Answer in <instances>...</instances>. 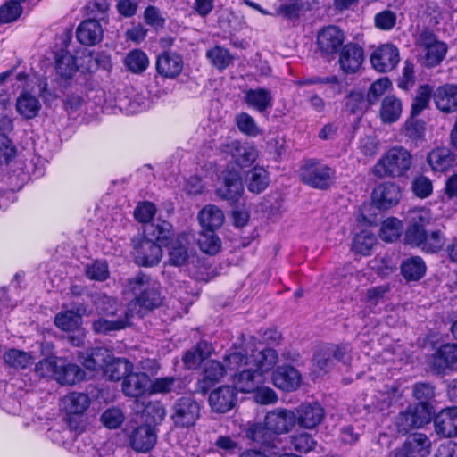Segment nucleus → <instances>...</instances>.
I'll return each mask as SVG.
<instances>
[{
  "instance_id": "nucleus-1",
  "label": "nucleus",
  "mask_w": 457,
  "mask_h": 457,
  "mask_svg": "<svg viewBox=\"0 0 457 457\" xmlns=\"http://www.w3.org/2000/svg\"><path fill=\"white\" fill-rule=\"evenodd\" d=\"M124 293L134 296L125 308L131 320L136 316L142 317L145 312L159 307L162 302L159 283L144 273L128 278Z\"/></svg>"
},
{
  "instance_id": "nucleus-2",
  "label": "nucleus",
  "mask_w": 457,
  "mask_h": 457,
  "mask_svg": "<svg viewBox=\"0 0 457 457\" xmlns=\"http://www.w3.org/2000/svg\"><path fill=\"white\" fill-rule=\"evenodd\" d=\"M296 424L294 411L277 409L265 416L264 424H251L245 431L248 439L263 445H271V433L279 435L288 432Z\"/></svg>"
},
{
  "instance_id": "nucleus-3",
  "label": "nucleus",
  "mask_w": 457,
  "mask_h": 457,
  "mask_svg": "<svg viewBox=\"0 0 457 457\" xmlns=\"http://www.w3.org/2000/svg\"><path fill=\"white\" fill-rule=\"evenodd\" d=\"M412 164V156L403 146L387 150L372 168V173L378 179L400 178L404 176Z\"/></svg>"
},
{
  "instance_id": "nucleus-4",
  "label": "nucleus",
  "mask_w": 457,
  "mask_h": 457,
  "mask_svg": "<svg viewBox=\"0 0 457 457\" xmlns=\"http://www.w3.org/2000/svg\"><path fill=\"white\" fill-rule=\"evenodd\" d=\"M301 180L312 188L328 190L336 182L337 175L334 168L318 161L308 159L300 168Z\"/></svg>"
},
{
  "instance_id": "nucleus-5",
  "label": "nucleus",
  "mask_w": 457,
  "mask_h": 457,
  "mask_svg": "<svg viewBox=\"0 0 457 457\" xmlns=\"http://www.w3.org/2000/svg\"><path fill=\"white\" fill-rule=\"evenodd\" d=\"M216 195L230 205L239 202L244 194L242 178L237 170H226L221 177L220 182L215 190Z\"/></svg>"
},
{
  "instance_id": "nucleus-6",
  "label": "nucleus",
  "mask_w": 457,
  "mask_h": 457,
  "mask_svg": "<svg viewBox=\"0 0 457 457\" xmlns=\"http://www.w3.org/2000/svg\"><path fill=\"white\" fill-rule=\"evenodd\" d=\"M170 418L176 427L189 428L195 424L200 417V405L191 396H182L173 404Z\"/></svg>"
},
{
  "instance_id": "nucleus-7",
  "label": "nucleus",
  "mask_w": 457,
  "mask_h": 457,
  "mask_svg": "<svg viewBox=\"0 0 457 457\" xmlns=\"http://www.w3.org/2000/svg\"><path fill=\"white\" fill-rule=\"evenodd\" d=\"M430 221L431 217L428 211L425 209L412 211L404 232V244L420 247L423 239L426 238V228L430 224Z\"/></svg>"
},
{
  "instance_id": "nucleus-8",
  "label": "nucleus",
  "mask_w": 457,
  "mask_h": 457,
  "mask_svg": "<svg viewBox=\"0 0 457 457\" xmlns=\"http://www.w3.org/2000/svg\"><path fill=\"white\" fill-rule=\"evenodd\" d=\"M429 420L430 411L428 406L414 405L399 413L395 420V426L399 433L405 435L412 428L423 427Z\"/></svg>"
},
{
  "instance_id": "nucleus-9",
  "label": "nucleus",
  "mask_w": 457,
  "mask_h": 457,
  "mask_svg": "<svg viewBox=\"0 0 457 457\" xmlns=\"http://www.w3.org/2000/svg\"><path fill=\"white\" fill-rule=\"evenodd\" d=\"M345 40V32L335 25L324 27L317 35L318 47L326 55L337 54L344 46Z\"/></svg>"
},
{
  "instance_id": "nucleus-10",
  "label": "nucleus",
  "mask_w": 457,
  "mask_h": 457,
  "mask_svg": "<svg viewBox=\"0 0 457 457\" xmlns=\"http://www.w3.org/2000/svg\"><path fill=\"white\" fill-rule=\"evenodd\" d=\"M400 61L398 48L390 43L381 45L370 55V63L378 72L393 71Z\"/></svg>"
},
{
  "instance_id": "nucleus-11",
  "label": "nucleus",
  "mask_w": 457,
  "mask_h": 457,
  "mask_svg": "<svg viewBox=\"0 0 457 457\" xmlns=\"http://www.w3.org/2000/svg\"><path fill=\"white\" fill-rule=\"evenodd\" d=\"M296 423L305 429L316 428L325 418V410L318 402L303 403L295 412Z\"/></svg>"
},
{
  "instance_id": "nucleus-12",
  "label": "nucleus",
  "mask_w": 457,
  "mask_h": 457,
  "mask_svg": "<svg viewBox=\"0 0 457 457\" xmlns=\"http://www.w3.org/2000/svg\"><path fill=\"white\" fill-rule=\"evenodd\" d=\"M430 446L431 441L425 434L416 433L395 450V457H426L430 453Z\"/></svg>"
},
{
  "instance_id": "nucleus-13",
  "label": "nucleus",
  "mask_w": 457,
  "mask_h": 457,
  "mask_svg": "<svg viewBox=\"0 0 457 457\" xmlns=\"http://www.w3.org/2000/svg\"><path fill=\"white\" fill-rule=\"evenodd\" d=\"M427 162L434 172L445 173L457 165V154L447 146L435 147L428 154Z\"/></svg>"
},
{
  "instance_id": "nucleus-14",
  "label": "nucleus",
  "mask_w": 457,
  "mask_h": 457,
  "mask_svg": "<svg viewBox=\"0 0 457 457\" xmlns=\"http://www.w3.org/2000/svg\"><path fill=\"white\" fill-rule=\"evenodd\" d=\"M223 151L231 155L233 161L241 168L250 167L258 157V150L250 144H241L232 140L223 145Z\"/></svg>"
},
{
  "instance_id": "nucleus-15",
  "label": "nucleus",
  "mask_w": 457,
  "mask_h": 457,
  "mask_svg": "<svg viewBox=\"0 0 457 457\" xmlns=\"http://www.w3.org/2000/svg\"><path fill=\"white\" fill-rule=\"evenodd\" d=\"M134 257L136 263L139 266L153 267L161 262L162 250L158 244L141 239L135 245Z\"/></svg>"
},
{
  "instance_id": "nucleus-16",
  "label": "nucleus",
  "mask_w": 457,
  "mask_h": 457,
  "mask_svg": "<svg viewBox=\"0 0 457 457\" xmlns=\"http://www.w3.org/2000/svg\"><path fill=\"white\" fill-rule=\"evenodd\" d=\"M363 60L362 47L355 43H348L341 48L338 63L345 73L353 74L359 71Z\"/></svg>"
},
{
  "instance_id": "nucleus-17",
  "label": "nucleus",
  "mask_w": 457,
  "mask_h": 457,
  "mask_svg": "<svg viewBox=\"0 0 457 457\" xmlns=\"http://www.w3.org/2000/svg\"><path fill=\"white\" fill-rule=\"evenodd\" d=\"M237 391L234 386H221L211 392L209 404L218 413H226L234 408L237 403Z\"/></svg>"
},
{
  "instance_id": "nucleus-18",
  "label": "nucleus",
  "mask_w": 457,
  "mask_h": 457,
  "mask_svg": "<svg viewBox=\"0 0 457 457\" xmlns=\"http://www.w3.org/2000/svg\"><path fill=\"white\" fill-rule=\"evenodd\" d=\"M233 382L236 391L252 393L264 383V375L252 365L236 373L233 377Z\"/></svg>"
},
{
  "instance_id": "nucleus-19",
  "label": "nucleus",
  "mask_w": 457,
  "mask_h": 457,
  "mask_svg": "<svg viewBox=\"0 0 457 457\" xmlns=\"http://www.w3.org/2000/svg\"><path fill=\"white\" fill-rule=\"evenodd\" d=\"M436 107L444 113L457 112V85L446 83L432 91Z\"/></svg>"
},
{
  "instance_id": "nucleus-20",
  "label": "nucleus",
  "mask_w": 457,
  "mask_h": 457,
  "mask_svg": "<svg viewBox=\"0 0 457 457\" xmlns=\"http://www.w3.org/2000/svg\"><path fill=\"white\" fill-rule=\"evenodd\" d=\"M435 432L445 438L457 436V407L441 410L434 418Z\"/></svg>"
},
{
  "instance_id": "nucleus-21",
  "label": "nucleus",
  "mask_w": 457,
  "mask_h": 457,
  "mask_svg": "<svg viewBox=\"0 0 457 457\" xmlns=\"http://www.w3.org/2000/svg\"><path fill=\"white\" fill-rule=\"evenodd\" d=\"M150 390V377L145 372H132L124 378L121 391L132 398H139Z\"/></svg>"
},
{
  "instance_id": "nucleus-22",
  "label": "nucleus",
  "mask_w": 457,
  "mask_h": 457,
  "mask_svg": "<svg viewBox=\"0 0 457 457\" xmlns=\"http://www.w3.org/2000/svg\"><path fill=\"white\" fill-rule=\"evenodd\" d=\"M157 433L154 427L144 424L135 428L129 435L131 447L137 452L146 453L156 444Z\"/></svg>"
},
{
  "instance_id": "nucleus-23",
  "label": "nucleus",
  "mask_w": 457,
  "mask_h": 457,
  "mask_svg": "<svg viewBox=\"0 0 457 457\" xmlns=\"http://www.w3.org/2000/svg\"><path fill=\"white\" fill-rule=\"evenodd\" d=\"M400 195V188L395 183L386 182L374 188L372 201L377 208L386 210L398 203Z\"/></svg>"
},
{
  "instance_id": "nucleus-24",
  "label": "nucleus",
  "mask_w": 457,
  "mask_h": 457,
  "mask_svg": "<svg viewBox=\"0 0 457 457\" xmlns=\"http://www.w3.org/2000/svg\"><path fill=\"white\" fill-rule=\"evenodd\" d=\"M182 69V57L174 52L165 51L157 57V72L164 78H176L181 73Z\"/></svg>"
},
{
  "instance_id": "nucleus-25",
  "label": "nucleus",
  "mask_w": 457,
  "mask_h": 457,
  "mask_svg": "<svg viewBox=\"0 0 457 457\" xmlns=\"http://www.w3.org/2000/svg\"><path fill=\"white\" fill-rule=\"evenodd\" d=\"M272 380L275 386L284 391H295L301 385V374L291 366H281L274 370Z\"/></svg>"
},
{
  "instance_id": "nucleus-26",
  "label": "nucleus",
  "mask_w": 457,
  "mask_h": 457,
  "mask_svg": "<svg viewBox=\"0 0 457 457\" xmlns=\"http://www.w3.org/2000/svg\"><path fill=\"white\" fill-rule=\"evenodd\" d=\"M457 361V345H443L433 355L431 370L438 375L445 373V370L450 368Z\"/></svg>"
},
{
  "instance_id": "nucleus-27",
  "label": "nucleus",
  "mask_w": 457,
  "mask_h": 457,
  "mask_svg": "<svg viewBox=\"0 0 457 457\" xmlns=\"http://www.w3.org/2000/svg\"><path fill=\"white\" fill-rule=\"evenodd\" d=\"M245 103L260 113H264L273 105L271 91L265 87L250 88L245 93Z\"/></svg>"
},
{
  "instance_id": "nucleus-28",
  "label": "nucleus",
  "mask_w": 457,
  "mask_h": 457,
  "mask_svg": "<svg viewBox=\"0 0 457 457\" xmlns=\"http://www.w3.org/2000/svg\"><path fill=\"white\" fill-rule=\"evenodd\" d=\"M171 235V225L165 220H157L145 224L142 239L151 240L162 247L170 244Z\"/></svg>"
},
{
  "instance_id": "nucleus-29",
  "label": "nucleus",
  "mask_w": 457,
  "mask_h": 457,
  "mask_svg": "<svg viewBox=\"0 0 457 457\" xmlns=\"http://www.w3.org/2000/svg\"><path fill=\"white\" fill-rule=\"evenodd\" d=\"M77 38L85 46H94L101 41L103 29L98 21L88 19L82 21L77 29Z\"/></svg>"
},
{
  "instance_id": "nucleus-30",
  "label": "nucleus",
  "mask_w": 457,
  "mask_h": 457,
  "mask_svg": "<svg viewBox=\"0 0 457 457\" xmlns=\"http://www.w3.org/2000/svg\"><path fill=\"white\" fill-rule=\"evenodd\" d=\"M133 364L125 358H115L110 352L108 361H105L103 371L110 380L124 379L132 371Z\"/></svg>"
},
{
  "instance_id": "nucleus-31",
  "label": "nucleus",
  "mask_w": 457,
  "mask_h": 457,
  "mask_svg": "<svg viewBox=\"0 0 457 457\" xmlns=\"http://www.w3.org/2000/svg\"><path fill=\"white\" fill-rule=\"evenodd\" d=\"M212 351V344L201 340L184 353L182 357L183 363L187 369H195L211 355Z\"/></svg>"
},
{
  "instance_id": "nucleus-32",
  "label": "nucleus",
  "mask_w": 457,
  "mask_h": 457,
  "mask_svg": "<svg viewBox=\"0 0 457 457\" xmlns=\"http://www.w3.org/2000/svg\"><path fill=\"white\" fill-rule=\"evenodd\" d=\"M226 369L221 362L214 360L206 361L203 366V378L199 381V389L206 392L225 375Z\"/></svg>"
},
{
  "instance_id": "nucleus-33",
  "label": "nucleus",
  "mask_w": 457,
  "mask_h": 457,
  "mask_svg": "<svg viewBox=\"0 0 457 457\" xmlns=\"http://www.w3.org/2000/svg\"><path fill=\"white\" fill-rule=\"evenodd\" d=\"M90 399L87 394L72 392L65 395L61 401V409L67 415L79 416L88 408Z\"/></svg>"
},
{
  "instance_id": "nucleus-34",
  "label": "nucleus",
  "mask_w": 457,
  "mask_h": 457,
  "mask_svg": "<svg viewBox=\"0 0 457 457\" xmlns=\"http://www.w3.org/2000/svg\"><path fill=\"white\" fill-rule=\"evenodd\" d=\"M85 377L84 370L77 364L58 361L55 380L61 385H74Z\"/></svg>"
},
{
  "instance_id": "nucleus-35",
  "label": "nucleus",
  "mask_w": 457,
  "mask_h": 457,
  "mask_svg": "<svg viewBox=\"0 0 457 457\" xmlns=\"http://www.w3.org/2000/svg\"><path fill=\"white\" fill-rule=\"evenodd\" d=\"M186 381L181 378L163 377L150 380L151 394L181 393L186 388Z\"/></svg>"
},
{
  "instance_id": "nucleus-36",
  "label": "nucleus",
  "mask_w": 457,
  "mask_h": 457,
  "mask_svg": "<svg viewBox=\"0 0 457 457\" xmlns=\"http://www.w3.org/2000/svg\"><path fill=\"white\" fill-rule=\"evenodd\" d=\"M55 71L61 79H71L78 71L76 58L67 50L61 49L55 54Z\"/></svg>"
},
{
  "instance_id": "nucleus-37",
  "label": "nucleus",
  "mask_w": 457,
  "mask_h": 457,
  "mask_svg": "<svg viewBox=\"0 0 457 457\" xmlns=\"http://www.w3.org/2000/svg\"><path fill=\"white\" fill-rule=\"evenodd\" d=\"M189 240L187 234H179L177 238L170 242L169 250V262L173 266L184 265L188 259Z\"/></svg>"
},
{
  "instance_id": "nucleus-38",
  "label": "nucleus",
  "mask_w": 457,
  "mask_h": 457,
  "mask_svg": "<svg viewBox=\"0 0 457 457\" xmlns=\"http://www.w3.org/2000/svg\"><path fill=\"white\" fill-rule=\"evenodd\" d=\"M281 2L277 13L292 20L299 18L301 11L310 10L319 0H279Z\"/></svg>"
},
{
  "instance_id": "nucleus-39",
  "label": "nucleus",
  "mask_w": 457,
  "mask_h": 457,
  "mask_svg": "<svg viewBox=\"0 0 457 457\" xmlns=\"http://www.w3.org/2000/svg\"><path fill=\"white\" fill-rule=\"evenodd\" d=\"M198 220L204 229L215 230L223 224L224 214L216 205L208 204L199 212Z\"/></svg>"
},
{
  "instance_id": "nucleus-40",
  "label": "nucleus",
  "mask_w": 457,
  "mask_h": 457,
  "mask_svg": "<svg viewBox=\"0 0 457 457\" xmlns=\"http://www.w3.org/2000/svg\"><path fill=\"white\" fill-rule=\"evenodd\" d=\"M427 266L420 256H411L403 261L401 273L408 281H418L426 274Z\"/></svg>"
},
{
  "instance_id": "nucleus-41",
  "label": "nucleus",
  "mask_w": 457,
  "mask_h": 457,
  "mask_svg": "<svg viewBox=\"0 0 457 457\" xmlns=\"http://www.w3.org/2000/svg\"><path fill=\"white\" fill-rule=\"evenodd\" d=\"M402 101L395 96H386L381 103L380 118L384 123L397 121L402 114Z\"/></svg>"
},
{
  "instance_id": "nucleus-42",
  "label": "nucleus",
  "mask_w": 457,
  "mask_h": 457,
  "mask_svg": "<svg viewBox=\"0 0 457 457\" xmlns=\"http://www.w3.org/2000/svg\"><path fill=\"white\" fill-rule=\"evenodd\" d=\"M131 318L127 315L125 309H121L118 319L106 320L100 318L94 321L93 328L96 333L106 334L110 331L125 328L131 324Z\"/></svg>"
},
{
  "instance_id": "nucleus-43",
  "label": "nucleus",
  "mask_w": 457,
  "mask_h": 457,
  "mask_svg": "<svg viewBox=\"0 0 457 457\" xmlns=\"http://www.w3.org/2000/svg\"><path fill=\"white\" fill-rule=\"evenodd\" d=\"M245 182L250 192L260 194L269 186V173L262 167L255 166L247 172Z\"/></svg>"
},
{
  "instance_id": "nucleus-44",
  "label": "nucleus",
  "mask_w": 457,
  "mask_h": 457,
  "mask_svg": "<svg viewBox=\"0 0 457 457\" xmlns=\"http://www.w3.org/2000/svg\"><path fill=\"white\" fill-rule=\"evenodd\" d=\"M41 109L38 98L28 92L20 95L16 101V110L25 119L29 120L37 116Z\"/></svg>"
},
{
  "instance_id": "nucleus-45",
  "label": "nucleus",
  "mask_w": 457,
  "mask_h": 457,
  "mask_svg": "<svg viewBox=\"0 0 457 457\" xmlns=\"http://www.w3.org/2000/svg\"><path fill=\"white\" fill-rule=\"evenodd\" d=\"M110 351L104 347H97L79 355V361L83 366L90 370H103L104 363L108 361Z\"/></svg>"
},
{
  "instance_id": "nucleus-46",
  "label": "nucleus",
  "mask_w": 457,
  "mask_h": 457,
  "mask_svg": "<svg viewBox=\"0 0 457 457\" xmlns=\"http://www.w3.org/2000/svg\"><path fill=\"white\" fill-rule=\"evenodd\" d=\"M431 98L432 87L428 85L420 86L417 90L416 96L412 99L410 117L418 118L422 112L429 107Z\"/></svg>"
},
{
  "instance_id": "nucleus-47",
  "label": "nucleus",
  "mask_w": 457,
  "mask_h": 457,
  "mask_svg": "<svg viewBox=\"0 0 457 457\" xmlns=\"http://www.w3.org/2000/svg\"><path fill=\"white\" fill-rule=\"evenodd\" d=\"M278 359L277 352L272 348H265L252 355L253 366L264 372L271 370Z\"/></svg>"
},
{
  "instance_id": "nucleus-48",
  "label": "nucleus",
  "mask_w": 457,
  "mask_h": 457,
  "mask_svg": "<svg viewBox=\"0 0 457 457\" xmlns=\"http://www.w3.org/2000/svg\"><path fill=\"white\" fill-rule=\"evenodd\" d=\"M3 359L8 367L15 370H22L31 364L32 357L29 353L11 348L4 353Z\"/></svg>"
},
{
  "instance_id": "nucleus-49",
  "label": "nucleus",
  "mask_w": 457,
  "mask_h": 457,
  "mask_svg": "<svg viewBox=\"0 0 457 457\" xmlns=\"http://www.w3.org/2000/svg\"><path fill=\"white\" fill-rule=\"evenodd\" d=\"M206 57L219 71H223L228 67L234 59L229 51L220 46H215L209 49L206 52Z\"/></svg>"
},
{
  "instance_id": "nucleus-50",
  "label": "nucleus",
  "mask_w": 457,
  "mask_h": 457,
  "mask_svg": "<svg viewBox=\"0 0 457 457\" xmlns=\"http://www.w3.org/2000/svg\"><path fill=\"white\" fill-rule=\"evenodd\" d=\"M124 63L129 71L133 73L139 74L147 69L149 60L145 52L139 49H135L127 54Z\"/></svg>"
},
{
  "instance_id": "nucleus-51",
  "label": "nucleus",
  "mask_w": 457,
  "mask_h": 457,
  "mask_svg": "<svg viewBox=\"0 0 457 457\" xmlns=\"http://www.w3.org/2000/svg\"><path fill=\"white\" fill-rule=\"evenodd\" d=\"M403 224L400 220L395 217L387 218L382 222L379 237L387 243L397 240L402 233Z\"/></svg>"
},
{
  "instance_id": "nucleus-52",
  "label": "nucleus",
  "mask_w": 457,
  "mask_h": 457,
  "mask_svg": "<svg viewBox=\"0 0 457 457\" xmlns=\"http://www.w3.org/2000/svg\"><path fill=\"white\" fill-rule=\"evenodd\" d=\"M227 367L231 370H242L253 365L252 356L249 357L244 349L236 350L224 357Z\"/></svg>"
},
{
  "instance_id": "nucleus-53",
  "label": "nucleus",
  "mask_w": 457,
  "mask_h": 457,
  "mask_svg": "<svg viewBox=\"0 0 457 457\" xmlns=\"http://www.w3.org/2000/svg\"><path fill=\"white\" fill-rule=\"evenodd\" d=\"M82 322L81 316L73 311H65L55 316V325L64 331H74Z\"/></svg>"
},
{
  "instance_id": "nucleus-54",
  "label": "nucleus",
  "mask_w": 457,
  "mask_h": 457,
  "mask_svg": "<svg viewBox=\"0 0 457 457\" xmlns=\"http://www.w3.org/2000/svg\"><path fill=\"white\" fill-rule=\"evenodd\" d=\"M198 245L202 252L213 255L220 251V240L214 230L204 229L199 236Z\"/></svg>"
},
{
  "instance_id": "nucleus-55",
  "label": "nucleus",
  "mask_w": 457,
  "mask_h": 457,
  "mask_svg": "<svg viewBox=\"0 0 457 457\" xmlns=\"http://www.w3.org/2000/svg\"><path fill=\"white\" fill-rule=\"evenodd\" d=\"M420 248L427 253H437L445 245V237L441 229L426 231Z\"/></svg>"
},
{
  "instance_id": "nucleus-56",
  "label": "nucleus",
  "mask_w": 457,
  "mask_h": 457,
  "mask_svg": "<svg viewBox=\"0 0 457 457\" xmlns=\"http://www.w3.org/2000/svg\"><path fill=\"white\" fill-rule=\"evenodd\" d=\"M448 51V46L446 43L440 41L436 45L425 49V62L428 67H436L439 65Z\"/></svg>"
},
{
  "instance_id": "nucleus-57",
  "label": "nucleus",
  "mask_w": 457,
  "mask_h": 457,
  "mask_svg": "<svg viewBox=\"0 0 457 457\" xmlns=\"http://www.w3.org/2000/svg\"><path fill=\"white\" fill-rule=\"evenodd\" d=\"M370 106L368 99L361 91H351L345 96V107L351 113H358Z\"/></svg>"
},
{
  "instance_id": "nucleus-58",
  "label": "nucleus",
  "mask_w": 457,
  "mask_h": 457,
  "mask_svg": "<svg viewBox=\"0 0 457 457\" xmlns=\"http://www.w3.org/2000/svg\"><path fill=\"white\" fill-rule=\"evenodd\" d=\"M376 242L377 238L374 234L369 231H361L353 239V249L362 255H369Z\"/></svg>"
},
{
  "instance_id": "nucleus-59",
  "label": "nucleus",
  "mask_w": 457,
  "mask_h": 457,
  "mask_svg": "<svg viewBox=\"0 0 457 457\" xmlns=\"http://www.w3.org/2000/svg\"><path fill=\"white\" fill-rule=\"evenodd\" d=\"M425 130V122L418 118L409 116V118L404 122L403 133L405 137L412 141H418L423 138Z\"/></svg>"
},
{
  "instance_id": "nucleus-60",
  "label": "nucleus",
  "mask_w": 457,
  "mask_h": 457,
  "mask_svg": "<svg viewBox=\"0 0 457 457\" xmlns=\"http://www.w3.org/2000/svg\"><path fill=\"white\" fill-rule=\"evenodd\" d=\"M236 123L240 132L249 137H257L261 134L254 119L247 112H241L236 117Z\"/></svg>"
},
{
  "instance_id": "nucleus-61",
  "label": "nucleus",
  "mask_w": 457,
  "mask_h": 457,
  "mask_svg": "<svg viewBox=\"0 0 457 457\" xmlns=\"http://www.w3.org/2000/svg\"><path fill=\"white\" fill-rule=\"evenodd\" d=\"M413 396L419 401L416 405L428 406V403L435 397V386L428 382H419L413 386Z\"/></svg>"
},
{
  "instance_id": "nucleus-62",
  "label": "nucleus",
  "mask_w": 457,
  "mask_h": 457,
  "mask_svg": "<svg viewBox=\"0 0 457 457\" xmlns=\"http://www.w3.org/2000/svg\"><path fill=\"white\" fill-rule=\"evenodd\" d=\"M391 86L392 83L387 78H382L373 82L366 95L370 104H375Z\"/></svg>"
},
{
  "instance_id": "nucleus-63",
  "label": "nucleus",
  "mask_w": 457,
  "mask_h": 457,
  "mask_svg": "<svg viewBox=\"0 0 457 457\" xmlns=\"http://www.w3.org/2000/svg\"><path fill=\"white\" fill-rule=\"evenodd\" d=\"M290 438L294 449L299 453H308L316 445L313 437L306 432L295 433Z\"/></svg>"
},
{
  "instance_id": "nucleus-64",
  "label": "nucleus",
  "mask_w": 457,
  "mask_h": 457,
  "mask_svg": "<svg viewBox=\"0 0 457 457\" xmlns=\"http://www.w3.org/2000/svg\"><path fill=\"white\" fill-rule=\"evenodd\" d=\"M143 415L146 417L147 421L159 424L163 420L166 411L160 402H148L143 409Z\"/></svg>"
}]
</instances>
